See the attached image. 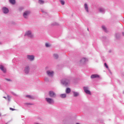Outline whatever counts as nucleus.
<instances>
[{
	"instance_id": "f257e3e1",
	"label": "nucleus",
	"mask_w": 124,
	"mask_h": 124,
	"mask_svg": "<svg viewBox=\"0 0 124 124\" xmlns=\"http://www.w3.org/2000/svg\"><path fill=\"white\" fill-rule=\"evenodd\" d=\"M83 90H84L85 93H87V94H91V91H90V90H89V87H84Z\"/></svg>"
},
{
	"instance_id": "f03ea898",
	"label": "nucleus",
	"mask_w": 124,
	"mask_h": 124,
	"mask_svg": "<svg viewBox=\"0 0 124 124\" xmlns=\"http://www.w3.org/2000/svg\"><path fill=\"white\" fill-rule=\"evenodd\" d=\"M46 100L49 104H53V103H54V100L52 98H46Z\"/></svg>"
},
{
	"instance_id": "7ed1b4c3",
	"label": "nucleus",
	"mask_w": 124,
	"mask_h": 124,
	"mask_svg": "<svg viewBox=\"0 0 124 124\" xmlns=\"http://www.w3.org/2000/svg\"><path fill=\"white\" fill-rule=\"evenodd\" d=\"M62 83L65 86H67V85H69L70 83V81H69V79H65L62 81Z\"/></svg>"
},
{
	"instance_id": "20e7f679",
	"label": "nucleus",
	"mask_w": 124,
	"mask_h": 124,
	"mask_svg": "<svg viewBox=\"0 0 124 124\" xmlns=\"http://www.w3.org/2000/svg\"><path fill=\"white\" fill-rule=\"evenodd\" d=\"M46 74L48 76L50 77H53V75H54V72L53 71H47Z\"/></svg>"
},
{
	"instance_id": "39448f33",
	"label": "nucleus",
	"mask_w": 124,
	"mask_h": 124,
	"mask_svg": "<svg viewBox=\"0 0 124 124\" xmlns=\"http://www.w3.org/2000/svg\"><path fill=\"white\" fill-rule=\"evenodd\" d=\"M0 69L3 72V73H6V68L2 65H0Z\"/></svg>"
},
{
	"instance_id": "423d86ee",
	"label": "nucleus",
	"mask_w": 124,
	"mask_h": 124,
	"mask_svg": "<svg viewBox=\"0 0 124 124\" xmlns=\"http://www.w3.org/2000/svg\"><path fill=\"white\" fill-rule=\"evenodd\" d=\"M30 14L31 12L26 11L23 14V17H24L25 18H28V16H29V15H30Z\"/></svg>"
},
{
	"instance_id": "0eeeda50",
	"label": "nucleus",
	"mask_w": 124,
	"mask_h": 124,
	"mask_svg": "<svg viewBox=\"0 0 124 124\" xmlns=\"http://www.w3.org/2000/svg\"><path fill=\"white\" fill-rule=\"evenodd\" d=\"M49 95L50 97H55L56 96V93L53 91H50L49 92Z\"/></svg>"
},
{
	"instance_id": "6e6552de",
	"label": "nucleus",
	"mask_w": 124,
	"mask_h": 124,
	"mask_svg": "<svg viewBox=\"0 0 124 124\" xmlns=\"http://www.w3.org/2000/svg\"><path fill=\"white\" fill-rule=\"evenodd\" d=\"M25 35H28L29 37H33V35L31 34V31H28L26 33Z\"/></svg>"
},
{
	"instance_id": "1a4fd4ad",
	"label": "nucleus",
	"mask_w": 124,
	"mask_h": 124,
	"mask_svg": "<svg viewBox=\"0 0 124 124\" xmlns=\"http://www.w3.org/2000/svg\"><path fill=\"white\" fill-rule=\"evenodd\" d=\"M27 59L30 61H33L34 60V56L33 55H27Z\"/></svg>"
},
{
	"instance_id": "9d476101",
	"label": "nucleus",
	"mask_w": 124,
	"mask_h": 124,
	"mask_svg": "<svg viewBox=\"0 0 124 124\" xmlns=\"http://www.w3.org/2000/svg\"><path fill=\"white\" fill-rule=\"evenodd\" d=\"M29 71H30V67L29 66H26L25 68L24 72L26 74H28V73H29Z\"/></svg>"
},
{
	"instance_id": "9b49d317",
	"label": "nucleus",
	"mask_w": 124,
	"mask_h": 124,
	"mask_svg": "<svg viewBox=\"0 0 124 124\" xmlns=\"http://www.w3.org/2000/svg\"><path fill=\"white\" fill-rule=\"evenodd\" d=\"M94 78H99V76L98 75H96V74H94V75H91V78L93 79Z\"/></svg>"
},
{
	"instance_id": "f8f14e48",
	"label": "nucleus",
	"mask_w": 124,
	"mask_h": 124,
	"mask_svg": "<svg viewBox=\"0 0 124 124\" xmlns=\"http://www.w3.org/2000/svg\"><path fill=\"white\" fill-rule=\"evenodd\" d=\"M2 10H3V13H5V14H6L9 12V10H8V9L6 7H3L2 8Z\"/></svg>"
},
{
	"instance_id": "ddd939ff",
	"label": "nucleus",
	"mask_w": 124,
	"mask_h": 124,
	"mask_svg": "<svg viewBox=\"0 0 124 124\" xmlns=\"http://www.w3.org/2000/svg\"><path fill=\"white\" fill-rule=\"evenodd\" d=\"M84 7H85V10H86L87 12H89V9L88 7V4H87V3H85L84 4Z\"/></svg>"
},
{
	"instance_id": "4468645a",
	"label": "nucleus",
	"mask_w": 124,
	"mask_h": 124,
	"mask_svg": "<svg viewBox=\"0 0 124 124\" xmlns=\"http://www.w3.org/2000/svg\"><path fill=\"white\" fill-rule=\"evenodd\" d=\"M71 92V90H70V88H67L66 89V93H70Z\"/></svg>"
},
{
	"instance_id": "2eb2a0df",
	"label": "nucleus",
	"mask_w": 124,
	"mask_h": 124,
	"mask_svg": "<svg viewBox=\"0 0 124 124\" xmlns=\"http://www.w3.org/2000/svg\"><path fill=\"white\" fill-rule=\"evenodd\" d=\"M73 93H74V96H78V95H79V93H77V92H73Z\"/></svg>"
},
{
	"instance_id": "dca6fc26",
	"label": "nucleus",
	"mask_w": 124,
	"mask_h": 124,
	"mask_svg": "<svg viewBox=\"0 0 124 124\" xmlns=\"http://www.w3.org/2000/svg\"><path fill=\"white\" fill-rule=\"evenodd\" d=\"M61 97L62 98H64L66 97V94H62L60 95Z\"/></svg>"
},
{
	"instance_id": "f3484780",
	"label": "nucleus",
	"mask_w": 124,
	"mask_h": 124,
	"mask_svg": "<svg viewBox=\"0 0 124 124\" xmlns=\"http://www.w3.org/2000/svg\"><path fill=\"white\" fill-rule=\"evenodd\" d=\"M86 61H87L86 58H82L81 60V62H86Z\"/></svg>"
},
{
	"instance_id": "a211bd4d",
	"label": "nucleus",
	"mask_w": 124,
	"mask_h": 124,
	"mask_svg": "<svg viewBox=\"0 0 124 124\" xmlns=\"http://www.w3.org/2000/svg\"><path fill=\"white\" fill-rule=\"evenodd\" d=\"M9 1L12 4H15V0H9Z\"/></svg>"
},
{
	"instance_id": "6ab92c4d",
	"label": "nucleus",
	"mask_w": 124,
	"mask_h": 124,
	"mask_svg": "<svg viewBox=\"0 0 124 124\" xmlns=\"http://www.w3.org/2000/svg\"><path fill=\"white\" fill-rule=\"evenodd\" d=\"M99 11L100 12H104L105 10H104V9H103V8H100L99 9Z\"/></svg>"
},
{
	"instance_id": "aec40b11",
	"label": "nucleus",
	"mask_w": 124,
	"mask_h": 124,
	"mask_svg": "<svg viewBox=\"0 0 124 124\" xmlns=\"http://www.w3.org/2000/svg\"><path fill=\"white\" fill-rule=\"evenodd\" d=\"M102 28L103 30H104L106 32H107V29H106V27H105V26H102Z\"/></svg>"
},
{
	"instance_id": "412c9836",
	"label": "nucleus",
	"mask_w": 124,
	"mask_h": 124,
	"mask_svg": "<svg viewBox=\"0 0 124 124\" xmlns=\"http://www.w3.org/2000/svg\"><path fill=\"white\" fill-rule=\"evenodd\" d=\"M39 3H40V4H43V3H44V1L43 0H39Z\"/></svg>"
},
{
	"instance_id": "4be33fe9",
	"label": "nucleus",
	"mask_w": 124,
	"mask_h": 124,
	"mask_svg": "<svg viewBox=\"0 0 124 124\" xmlns=\"http://www.w3.org/2000/svg\"><path fill=\"white\" fill-rule=\"evenodd\" d=\"M54 57L55 58V59H58V58H59V55H58V54H54Z\"/></svg>"
},
{
	"instance_id": "5701e85b",
	"label": "nucleus",
	"mask_w": 124,
	"mask_h": 124,
	"mask_svg": "<svg viewBox=\"0 0 124 124\" xmlns=\"http://www.w3.org/2000/svg\"><path fill=\"white\" fill-rule=\"evenodd\" d=\"M51 46V45H50V44H48V43H46V47H50Z\"/></svg>"
},
{
	"instance_id": "b1692460",
	"label": "nucleus",
	"mask_w": 124,
	"mask_h": 124,
	"mask_svg": "<svg viewBox=\"0 0 124 124\" xmlns=\"http://www.w3.org/2000/svg\"><path fill=\"white\" fill-rule=\"evenodd\" d=\"M104 65H105V67H106L107 69L109 68V67H108V65H107V63H105Z\"/></svg>"
},
{
	"instance_id": "393cba45",
	"label": "nucleus",
	"mask_w": 124,
	"mask_h": 124,
	"mask_svg": "<svg viewBox=\"0 0 124 124\" xmlns=\"http://www.w3.org/2000/svg\"><path fill=\"white\" fill-rule=\"evenodd\" d=\"M26 97H28V98H32L31 96L30 95H26Z\"/></svg>"
},
{
	"instance_id": "a878e982",
	"label": "nucleus",
	"mask_w": 124,
	"mask_h": 124,
	"mask_svg": "<svg viewBox=\"0 0 124 124\" xmlns=\"http://www.w3.org/2000/svg\"><path fill=\"white\" fill-rule=\"evenodd\" d=\"M61 4H62V5H64V1L63 0H61Z\"/></svg>"
},
{
	"instance_id": "bb28decb",
	"label": "nucleus",
	"mask_w": 124,
	"mask_h": 124,
	"mask_svg": "<svg viewBox=\"0 0 124 124\" xmlns=\"http://www.w3.org/2000/svg\"><path fill=\"white\" fill-rule=\"evenodd\" d=\"M10 98H11L10 96L8 95L7 96V99H8V101H10Z\"/></svg>"
},
{
	"instance_id": "cd10ccee",
	"label": "nucleus",
	"mask_w": 124,
	"mask_h": 124,
	"mask_svg": "<svg viewBox=\"0 0 124 124\" xmlns=\"http://www.w3.org/2000/svg\"><path fill=\"white\" fill-rule=\"evenodd\" d=\"M10 110H11V111H15V110H16V109H15L13 108H10Z\"/></svg>"
},
{
	"instance_id": "c85d7f7f",
	"label": "nucleus",
	"mask_w": 124,
	"mask_h": 124,
	"mask_svg": "<svg viewBox=\"0 0 124 124\" xmlns=\"http://www.w3.org/2000/svg\"><path fill=\"white\" fill-rule=\"evenodd\" d=\"M5 80H6V81H11L10 79L5 78Z\"/></svg>"
},
{
	"instance_id": "c756f323",
	"label": "nucleus",
	"mask_w": 124,
	"mask_h": 124,
	"mask_svg": "<svg viewBox=\"0 0 124 124\" xmlns=\"http://www.w3.org/2000/svg\"><path fill=\"white\" fill-rule=\"evenodd\" d=\"M3 98L6 99V97H3Z\"/></svg>"
},
{
	"instance_id": "7c9ffc66",
	"label": "nucleus",
	"mask_w": 124,
	"mask_h": 124,
	"mask_svg": "<svg viewBox=\"0 0 124 124\" xmlns=\"http://www.w3.org/2000/svg\"><path fill=\"white\" fill-rule=\"evenodd\" d=\"M123 35H124V32L122 33Z\"/></svg>"
},
{
	"instance_id": "2f4dec72",
	"label": "nucleus",
	"mask_w": 124,
	"mask_h": 124,
	"mask_svg": "<svg viewBox=\"0 0 124 124\" xmlns=\"http://www.w3.org/2000/svg\"><path fill=\"white\" fill-rule=\"evenodd\" d=\"M30 105H32V104H29Z\"/></svg>"
},
{
	"instance_id": "473e14b6",
	"label": "nucleus",
	"mask_w": 124,
	"mask_h": 124,
	"mask_svg": "<svg viewBox=\"0 0 124 124\" xmlns=\"http://www.w3.org/2000/svg\"><path fill=\"white\" fill-rule=\"evenodd\" d=\"M76 124H79V123H77Z\"/></svg>"
}]
</instances>
